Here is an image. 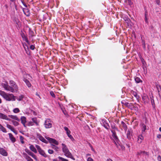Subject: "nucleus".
Segmentation results:
<instances>
[{"mask_svg": "<svg viewBox=\"0 0 161 161\" xmlns=\"http://www.w3.org/2000/svg\"><path fill=\"white\" fill-rule=\"evenodd\" d=\"M9 84L11 85V86H9L7 83H2L1 85L4 90L10 92L12 93L17 91L18 87L14 81L12 80H10Z\"/></svg>", "mask_w": 161, "mask_h": 161, "instance_id": "f257e3e1", "label": "nucleus"}, {"mask_svg": "<svg viewBox=\"0 0 161 161\" xmlns=\"http://www.w3.org/2000/svg\"><path fill=\"white\" fill-rule=\"evenodd\" d=\"M0 95L7 101H15L16 97L12 93H8L4 91L0 90Z\"/></svg>", "mask_w": 161, "mask_h": 161, "instance_id": "f03ea898", "label": "nucleus"}, {"mask_svg": "<svg viewBox=\"0 0 161 161\" xmlns=\"http://www.w3.org/2000/svg\"><path fill=\"white\" fill-rule=\"evenodd\" d=\"M111 131L113 133L112 136L114 141L117 148L119 149L120 148H121L122 149H124V147L120 144V142L116 136L115 132L113 130H112Z\"/></svg>", "mask_w": 161, "mask_h": 161, "instance_id": "7ed1b4c3", "label": "nucleus"}, {"mask_svg": "<svg viewBox=\"0 0 161 161\" xmlns=\"http://www.w3.org/2000/svg\"><path fill=\"white\" fill-rule=\"evenodd\" d=\"M62 151L64 153V155L67 157L70 158L75 160V158L72 157L71 153L69 152L66 145L63 143H62Z\"/></svg>", "mask_w": 161, "mask_h": 161, "instance_id": "20e7f679", "label": "nucleus"}, {"mask_svg": "<svg viewBox=\"0 0 161 161\" xmlns=\"http://www.w3.org/2000/svg\"><path fill=\"white\" fill-rule=\"evenodd\" d=\"M35 146L40 154L45 158H46L47 157V155L46 154L44 151L39 146L36 145Z\"/></svg>", "mask_w": 161, "mask_h": 161, "instance_id": "39448f33", "label": "nucleus"}, {"mask_svg": "<svg viewBox=\"0 0 161 161\" xmlns=\"http://www.w3.org/2000/svg\"><path fill=\"white\" fill-rule=\"evenodd\" d=\"M52 122L49 119H46L44 122L45 127L47 128H51L52 127Z\"/></svg>", "mask_w": 161, "mask_h": 161, "instance_id": "423d86ee", "label": "nucleus"}, {"mask_svg": "<svg viewBox=\"0 0 161 161\" xmlns=\"http://www.w3.org/2000/svg\"><path fill=\"white\" fill-rule=\"evenodd\" d=\"M25 76L24 77L23 80L25 81L27 86L29 87H30L31 86V85L29 81L26 78H27L28 79H29V77H30V75L29 74H26Z\"/></svg>", "mask_w": 161, "mask_h": 161, "instance_id": "0eeeda50", "label": "nucleus"}, {"mask_svg": "<svg viewBox=\"0 0 161 161\" xmlns=\"http://www.w3.org/2000/svg\"><path fill=\"white\" fill-rule=\"evenodd\" d=\"M37 137L42 142L46 143H47V141L46 140V139H45V138L40 134H37Z\"/></svg>", "mask_w": 161, "mask_h": 161, "instance_id": "6e6552de", "label": "nucleus"}, {"mask_svg": "<svg viewBox=\"0 0 161 161\" xmlns=\"http://www.w3.org/2000/svg\"><path fill=\"white\" fill-rule=\"evenodd\" d=\"M46 139L48 140L49 142L51 143H52L56 145H58V142L53 139L50 138L49 137H47Z\"/></svg>", "mask_w": 161, "mask_h": 161, "instance_id": "1a4fd4ad", "label": "nucleus"}, {"mask_svg": "<svg viewBox=\"0 0 161 161\" xmlns=\"http://www.w3.org/2000/svg\"><path fill=\"white\" fill-rule=\"evenodd\" d=\"M0 118L8 121L11 120V119L8 118L7 115L2 113H0Z\"/></svg>", "mask_w": 161, "mask_h": 161, "instance_id": "9d476101", "label": "nucleus"}, {"mask_svg": "<svg viewBox=\"0 0 161 161\" xmlns=\"http://www.w3.org/2000/svg\"><path fill=\"white\" fill-rule=\"evenodd\" d=\"M0 153L4 156H7L8 155V153L6 151L1 147H0Z\"/></svg>", "mask_w": 161, "mask_h": 161, "instance_id": "9b49d317", "label": "nucleus"}, {"mask_svg": "<svg viewBox=\"0 0 161 161\" xmlns=\"http://www.w3.org/2000/svg\"><path fill=\"white\" fill-rule=\"evenodd\" d=\"M21 37L23 39V40L25 41L28 45L30 44V42L28 40V38L23 33L21 34Z\"/></svg>", "mask_w": 161, "mask_h": 161, "instance_id": "f8f14e48", "label": "nucleus"}, {"mask_svg": "<svg viewBox=\"0 0 161 161\" xmlns=\"http://www.w3.org/2000/svg\"><path fill=\"white\" fill-rule=\"evenodd\" d=\"M102 125L106 129H108L109 127V126L108 123L106 122L105 120H102L101 123Z\"/></svg>", "mask_w": 161, "mask_h": 161, "instance_id": "ddd939ff", "label": "nucleus"}, {"mask_svg": "<svg viewBox=\"0 0 161 161\" xmlns=\"http://www.w3.org/2000/svg\"><path fill=\"white\" fill-rule=\"evenodd\" d=\"M23 155L24 158L27 160V161H33V160L25 153H23Z\"/></svg>", "mask_w": 161, "mask_h": 161, "instance_id": "4468645a", "label": "nucleus"}, {"mask_svg": "<svg viewBox=\"0 0 161 161\" xmlns=\"http://www.w3.org/2000/svg\"><path fill=\"white\" fill-rule=\"evenodd\" d=\"M21 123L24 127H26L25 124L26 122V118L25 116H21L20 118Z\"/></svg>", "mask_w": 161, "mask_h": 161, "instance_id": "2eb2a0df", "label": "nucleus"}, {"mask_svg": "<svg viewBox=\"0 0 161 161\" xmlns=\"http://www.w3.org/2000/svg\"><path fill=\"white\" fill-rule=\"evenodd\" d=\"M8 117L11 118L12 119L17 120V121H20L19 119L16 115H8Z\"/></svg>", "mask_w": 161, "mask_h": 161, "instance_id": "dca6fc26", "label": "nucleus"}, {"mask_svg": "<svg viewBox=\"0 0 161 161\" xmlns=\"http://www.w3.org/2000/svg\"><path fill=\"white\" fill-rule=\"evenodd\" d=\"M6 126L8 128L10 129L14 133H15L16 134H17V133L15 131L14 128L11 125L9 124H7L6 125Z\"/></svg>", "mask_w": 161, "mask_h": 161, "instance_id": "f3484780", "label": "nucleus"}, {"mask_svg": "<svg viewBox=\"0 0 161 161\" xmlns=\"http://www.w3.org/2000/svg\"><path fill=\"white\" fill-rule=\"evenodd\" d=\"M29 148L31 151L34 153H37V151L36 148L34 147L33 145H31L29 147Z\"/></svg>", "mask_w": 161, "mask_h": 161, "instance_id": "a211bd4d", "label": "nucleus"}, {"mask_svg": "<svg viewBox=\"0 0 161 161\" xmlns=\"http://www.w3.org/2000/svg\"><path fill=\"white\" fill-rule=\"evenodd\" d=\"M143 138L144 137L142 135H139L138 138V142L139 143H141L142 141L143 140Z\"/></svg>", "mask_w": 161, "mask_h": 161, "instance_id": "6ab92c4d", "label": "nucleus"}, {"mask_svg": "<svg viewBox=\"0 0 161 161\" xmlns=\"http://www.w3.org/2000/svg\"><path fill=\"white\" fill-rule=\"evenodd\" d=\"M8 135L10 139V140L12 141V142H14L16 141L15 139L13 136L12 134L11 133H8Z\"/></svg>", "mask_w": 161, "mask_h": 161, "instance_id": "aec40b11", "label": "nucleus"}, {"mask_svg": "<svg viewBox=\"0 0 161 161\" xmlns=\"http://www.w3.org/2000/svg\"><path fill=\"white\" fill-rule=\"evenodd\" d=\"M121 126L123 127L124 130L125 131L126 130L127 126L126 124L123 121H121Z\"/></svg>", "mask_w": 161, "mask_h": 161, "instance_id": "412c9836", "label": "nucleus"}, {"mask_svg": "<svg viewBox=\"0 0 161 161\" xmlns=\"http://www.w3.org/2000/svg\"><path fill=\"white\" fill-rule=\"evenodd\" d=\"M23 11L24 13L27 16H28L29 15L30 13L28 9L26 8H24L23 9Z\"/></svg>", "mask_w": 161, "mask_h": 161, "instance_id": "4be33fe9", "label": "nucleus"}, {"mask_svg": "<svg viewBox=\"0 0 161 161\" xmlns=\"http://www.w3.org/2000/svg\"><path fill=\"white\" fill-rule=\"evenodd\" d=\"M31 120L33 123H35L36 125H39V122L37 121V119L36 118H33L31 119Z\"/></svg>", "mask_w": 161, "mask_h": 161, "instance_id": "5701e85b", "label": "nucleus"}, {"mask_svg": "<svg viewBox=\"0 0 161 161\" xmlns=\"http://www.w3.org/2000/svg\"><path fill=\"white\" fill-rule=\"evenodd\" d=\"M0 130L4 133H6L7 131L5 128L0 124Z\"/></svg>", "mask_w": 161, "mask_h": 161, "instance_id": "b1692460", "label": "nucleus"}, {"mask_svg": "<svg viewBox=\"0 0 161 161\" xmlns=\"http://www.w3.org/2000/svg\"><path fill=\"white\" fill-rule=\"evenodd\" d=\"M126 136L127 138L129 139H130L131 138V133L129 130H128L127 132Z\"/></svg>", "mask_w": 161, "mask_h": 161, "instance_id": "393cba45", "label": "nucleus"}, {"mask_svg": "<svg viewBox=\"0 0 161 161\" xmlns=\"http://www.w3.org/2000/svg\"><path fill=\"white\" fill-rule=\"evenodd\" d=\"M146 128V125L143 124H142L141 125V129L142 132L145 131Z\"/></svg>", "mask_w": 161, "mask_h": 161, "instance_id": "a878e982", "label": "nucleus"}, {"mask_svg": "<svg viewBox=\"0 0 161 161\" xmlns=\"http://www.w3.org/2000/svg\"><path fill=\"white\" fill-rule=\"evenodd\" d=\"M23 45L25 50L26 51V52H27V51L29 50L28 46L25 43H23Z\"/></svg>", "mask_w": 161, "mask_h": 161, "instance_id": "bb28decb", "label": "nucleus"}, {"mask_svg": "<svg viewBox=\"0 0 161 161\" xmlns=\"http://www.w3.org/2000/svg\"><path fill=\"white\" fill-rule=\"evenodd\" d=\"M24 96L23 95H21L17 97L16 98L18 101H21L22 100Z\"/></svg>", "mask_w": 161, "mask_h": 161, "instance_id": "cd10ccee", "label": "nucleus"}, {"mask_svg": "<svg viewBox=\"0 0 161 161\" xmlns=\"http://www.w3.org/2000/svg\"><path fill=\"white\" fill-rule=\"evenodd\" d=\"M11 121L12 122L13 124L15 126H17L19 125V123L14 120H11Z\"/></svg>", "mask_w": 161, "mask_h": 161, "instance_id": "c85d7f7f", "label": "nucleus"}, {"mask_svg": "<svg viewBox=\"0 0 161 161\" xmlns=\"http://www.w3.org/2000/svg\"><path fill=\"white\" fill-rule=\"evenodd\" d=\"M30 155L35 160H37V158L36 156L32 152Z\"/></svg>", "mask_w": 161, "mask_h": 161, "instance_id": "c756f323", "label": "nucleus"}, {"mask_svg": "<svg viewBox=\"0 0 161 161\" xmlns=\"http://www.w3.org/2000/svg\"><path fill=\"white\" fill-rule=\"evenodd\" d=\"M135 80L136 82L137 83L142 82V81L141 80L140 78L138 77H136L135 78Z\"/></svg>", "mask_w": 161, "mask_h": 161, "instance_id": "7c9ffc66", "label": "nucleus"}, {"mask_svg": "<svg viewBox=\"0 0 161 161\" xmlns=\"http://www.w3.org/2000/svg\"><path fill=\"white\" fill-rule=\"evenodd\" d=\"M58 158L59 159V161H69L67 159H65L60 156L58 157Z\"/></svg>", "mask_w": 161, "mask_h": 161, "instance_id": "2f4dec72", "label": "nucleus"}, {"mask_svg": "<svg viewBox=\"0 0 161 161\" xmlns=\"http://www.w3.org/2000/svg\"><path fill=\"white\" fill-rule=\"evenodd\" d=\"M13 112L15 113H17L19 112L20 110L18 108H14L13 110Z\"/></svg>", "mask_w": 161, "mask_h": 161, "instance_id": "473e14b6", "label": "nucleus"}, {"mask_svg": "<svg viewBox=\"0 0 161 161\" xmlns=\"http://www.w3.org/2000/svg\"><path fill=\"white\" fill-rule=\"evenodd\" d=\"M70 131H69V132H68V133H67V134L68 136L72 140H73L74 139L73 138L72 136L71 135H70Z\"/></svg>", "mask_w": 161, "mask_h": 161, "instance_id": "72a5a7b5", "label": "nucleus"}, {"mask_svg": "<svg viewBox=\"0 0 161 161\" xmlns=\"http://www.w3.org/2000/svg\"><path fill=\"white\" fill-rule=\"evenodd\" d=\"M124 19L126 22L127 24H130V21L129 19L125 18Z\"/></svg>", "mask_w": 161, "mask_h": 161, "instance_id": "f704fd0d", "label": "nucleus"}, {"mask_svg": "<svg viewBox=\"0 0 161 161\" xmlns=\"http://www.w3.org/2000/svg\"><path fill=\"white\" fill-rule=\"evenodd\" d=\"M34 125L33 122L32 121H29L27 123V125L28 126H32Z\"/></svg>", "mask_w": 161, "mask_h": 161, "instance_id": "c9c22d12", "label": "nucleus"}, {"mask_svg": "<svg viewBox=\"0 0 161 161\" xmlns=\"http://www.w3.org/2000/svg\"><path fill=\"white\" fill-rule=\"evenodd\" d=\"M25 151L26 153H27L29 155L32 152L30 151L29 149H25Z\"/></svg>", "mask_w": 161, "mask_h": 161, "instance_id": "e433bc0d", "label": "nucleus"}, {"mask_svg": "<svg viewBox=\"0 0 161 161\" xmlns=\"http://www.w3.org/2000/svg\"><path fill=\"white\" fill-rule=\"evenodd\" d=\"M50 95H51V96L53 97H55V94L54 93V92H52V91H51L50 92Z\"/></svg>", "mask_w": 161, "mask_h": 161, "instance_id": "4c0bfd02", "label": "nucleus"}, {"mask_svg": "<svg viewBox=\"0 0 161 161\" xmlns=\"http://www.w3.org/2000/svg\"><path fill=\"white\" fill-rule=\"evenodd\" d=\"M64 129L65 130V131H66V133H68L69 132V131H70L68 128L66 127H64Z\"/></svg>", "mask_w": 161, "mask_h": 161, "instance_id": "58836bf2", "label": "nucleus"}, {"mask_svg": "<svg viewBox=\"0 0 161 161\" xmlns=\"http://www.w3.org/2000/svg\"><path fill=\"white\" fill-rule=\"evenodd\" d=\"M48 153L50 154H52L53 153V150L51 149H49L48 151Z\"/></svg>", "mask_w": 161, "mask_h": 161, "instance_id": "ea45409f", "label": "nucleus"}, {"mask_svg": "<svg viewBox=\"0 0 161 161\" xmlns=\"http://www.w3.org/2000/svg\"><path fill=\"white\" fill-rule=\"evenodd\" d=\"M87 161H93V160L92 158L89 157L87 158Z\"/></svg>", "mask_w": 161, "mask_h": 161, "instance_id": "a19ab883", "label": "nucleus"}, {"mask_svg": "<svg viewBox=\"0 0 161 161\" xmlns=\"http://www.w3.org/2000/svg\"><path fill=\"white\" fill-rule=\"evenodd\" d=\"M34 48H35V47H34V46H33L32 45H31V46H30V48L31 50L34 49Z\"/></svg>", "mask_w": 161, "mask_h": 161, "instance_id": "79ce46f5", "label": "nucleus"}, {"mask_svg": "<svg viewBox=\"0 0 161 161\" xmlns=\"http://www.w3.org/2000/svg\"><path fill=\"white\" fill-rule=\"evenodd\" d=\"M22 138H23V137L22 136L20 137V139L21 140V142L22 144H23V143H24V141H23Z\"/></svg>", "mask_w": 161, "mask_h": 161, "instance_id": "37998d69", "label": "nucleus"}, {"mask_svg": "<svg viewBox=\"0 0 161 161\" xmlns=\"http://www.w3.org/2000/svg\"><path fill=\"white\" fill-rule=\"evenodd\" d=\"M157 4L158 5L160 3V0H155Z\"/></svg>", "mask_w": 161, "mask_h": 161, "instance_id": "c03bdc74", "label": "nucleus"}, {"mask_svg": "<svg viewBox=\"0 0 161 161\" xmlns=\"http://www.w3.org/2000/svg\"><path fill=\"white\" fill-rule=\"evenodd\" d=\"M157 137L158 139H160L161 138V135L160 134H158L157 136Z\"/></svg>", "mask_w": 161, "mask_h": 161, "instance_id": "a18cd8bd", "label": "nucleus"}, {"mask_svg": "<svg viewBox=\"0 0 161 161\" xmlns=\"http://www.w3.org/2000/svg\"><path fill=\"white\" fill-rule=\"evenodd\" d=\"M53 146L54 147H53V148H54L56 150H57L58 149V147H57L55 146L54 145H53Z\"/></svg>", "mask_w": 161, "mask_h": 161, "instance_id": "49530a36", "label": "nucleus"}, {"mask_svg": "<svg viewBox=\"0 0 161 161\" xmlns=\"http://www.w3.org/2000/svg\"><path fill=\"white\" fill-rule=\"evenodd\" d=\"M158 160H161V157L160 156H158Z\"/></svg>", "mask_w": 161, "mask_h": 161, "instance_id": "de8ad7c7", "label": "nucleus"}, {"mask_svg": "<svg viewBox=\"0 0 161 161\" xmlns=\"http://www.w3.org/2000/svg\"><path fill=\"white\" fill-rule=\"evenodd\" d=\"M154 100L153 99H151V102H152V105H153V104L154 103Z\"/></svg>", "mask_w": 161, "mask_h": 161, "instance_id": "09e8293b", "label": "nucleus"}, {"mask_svg": "<svg viewBox=\"0 0 161 161\" xmlns=\"http://www.w3.org/2000/svg\"><path fill=\"white\" fill-rule=\"evenodd\" d=\"M107 161H113V160L110 158H108L107 159Z\"/></svg>", "mask_w": 161, "mask_h": 161, "instance_id": "8fccbe9b", "label": "nucleus"}, {"mask_svg": "<svg viewBox=\"0 0 161 161\" xmlns=\"http://www.w3.org/2000/svg\"><path fill=\"white\" fill-rule=\"evenodd\" d=\"M22 3H23V4L24 5L25 7H27V6L26 5L25 3H23V2Z\"/></svg>", "mask_w": 161, "mask_h": 161, "instance_id": "3c124183", "label": "nucleus"}, {"mask_svg": "<svg viewBox=\"0 0 161 161\" xmlns=\"http://www.w3.org/2000/svg\"><path fill=\"white\" fill-rule=\"evenodd\" d=\"M145 16V21L146 22H147V17H146V15Z\"/></svg>", "mask_w": 161, "mask_h": 161, "instance_id": "603ef678", "label": "nucleus"}, {"mask_svg": "<svg viewBox=\"0 0 161 161\" xmlns=\"http://www.w3.org/2000/svg\"><path fill=\"white\" fill-rule=\"evenodd\" d=\"M86 155L87 156H90L91 155V154H88Z\"/></svg>", "mask_w": 161, "mask_h": 161, "instance_id": "864d4df0", "label": "nucleus"}, {"mask_svg": "<svg viewBox=\"0 0 161 161\" xmlns=\"http://www.w3.org/2000/svg\"><path fill=\"white\" fill-rule=\"evenodd\" d=\"M2 103V100L0 98V104Z\"/></svg>", "mask_w": 161, "mask_h": 161, "instance_id": "5fc2aeb1", "label": "nucleus"}, {"mask_svg": "<svg viewBox=\"0 0 161 161\" xmlns=\"http://www.w3.org/2000/svg\"><path fill=\"white\" fill-rule=\"evenodd\" d=\"M159 130L161 132V127H160L159 128Z\"/></svg>", "mask_w": 161, "mask_h": 161, "instance_id": "6e6d98bb", "label": "nucleus"}, {"mask_svg": "<svg viewBox=\"0 0 161 161\" xmlns=\"http://www.w3.org/2000/svg\"><path fill=\"white\" fill-rule=\"evenodd\" d=\"M134 95H135V97H136V93H135V94H134Z\"/></svg>", "mask_w": 161, "mask_h": 161, "instance_id": "4d7b16f0", "label": "nucleus"}, {"mask_svg": "<svg viewBox=\"0 0 161 161\" xmlns=\"http://www.w3.org/2000/svg\"><path fill=\"white\" fill-rule=\"evenodd\" d=\"M15 0H10V1L12 2H14Z\"/></svg>", "mask_w": 161, "mask_h": 161, "instance_id": "13d9d810", "label": "nucleus"}, {"mask_svg": "<svg viewBox=\"0 0 161 161\" xmlns=\"http://www.w3.org/2000/svg\"><path fill=\"white\" fill-rule=\"evenodd\" d=\"M63 113H64V114H65V112H64V111H63Z\"/></svg>", "mask_w": 161, "mask_h": 161, "instance_id": "bf43d9fd", "label": "nucleus"}, {"mask_svg": "<svg viewBox=\"0 0 161 161\" xmlns=\"http://www.w3.org/2000/svg\"><path fill=\"white\" fill-rule=\"evenodd\" d=\"M53 161H57V160H55V159H54V160H53Z\"/></svg>", "mask_w": 161, "mask_h": 161, "instance_id": "052dcab7", "label": "nucleus"}, {"mask_svg": "<svg viewBox=\"0 0 161 161\" xmlns=\"http://www.w3.org/2000/svg\"><path fill=\"white\" fill-rule=\"evenodd\" d=\"M144 48L145 47V45H144Z\"/></svg>", "mask_w": 161, "mask_h": 161, "instance_id": "680f3d73", "label": "nucleus"}, {"mask_svg": "<svg viewBox=\"0 0 161 161\" xmlns=\"http://www.w3.org/2000/svg\"><path fill=\"white\" fill-rule=\"evenodd\" d=\"M128 1H130V0H128Z\"/></svg>", "mask_w": 161, "mask_h": 161, "instance_id": "e2e57ef3", "label": "nucleus"}]
</instances>
